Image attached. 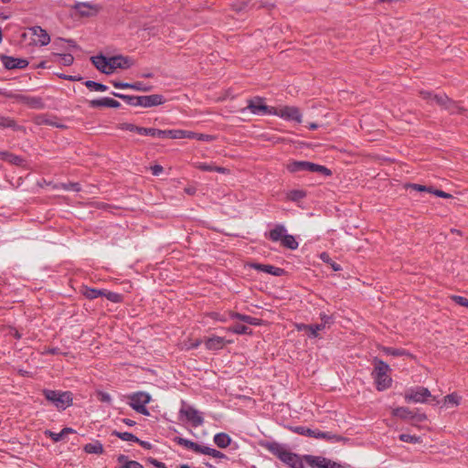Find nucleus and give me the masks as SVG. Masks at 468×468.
<instances>
[{"label":"nucleus","instance_id":"c756f323","mask_svg":"<svg viewBox=\"0 0 468 468\" xmlns=\"http://www.w3.org/2000/svg\"><path fill=\"white\" fill-rule=\"evenodd\" d=\"M112 95L118 98H121L124 100L127 103L133 105V106H140V99L141 96H129V95H123L117 92H112Z\"/></svg>","mask_w":468,"mask_h":468},{"label":"nucleus","instance_id":"412c9836","mask_svg":"<svg viewBox=\"0 0 468 468\" xmlns=\"http://www.w3.org/2000/svg\"><path fill=\"white\" fill-rule=\"evenodd\" d=\"M108 58H107L105 56L100 55V56L92 57L91 61L97 69H99L102 73L110 74V71H108V63H109Z\"/></svg>","mask_w":468,"mask_h":468},{"label":"nucleus","instance_id":"49530a36","mask_svg":"<svg viewBox=\"0 0 468 468\" xmlns=\"http://www.w3.org/2000/svg\"><path fill=\"white\" fill-rule=\"evenodd\" d=\"M229 317L231 319H239V320H240L242 322H245L247 324H250L251 323V318H252V316L241 314L236 313V312H230L229 313Z\"/></svg>","mask_w":468,"mask_h":468},{"label":"nucleus","instance_id":"a19ab883","mask_svg":"<svg viewBox=\"0 0 468 468\" xmlns=\"http://www.w3.org/2000/svg\"><path fill=\"white\" fill-rule=\"evenodd\" d=\"M320 259H321L324 262H325V263L329 264V265L332 267V269H333L334 271H340V270H341L340 265H339V264H337V263H335V262H334V261L331 260L330 256H329L326 252H323V253H321V254H320Z\"/></svg>","mask_w":468,"mask_h":468},{"label":"nucleus","instance_id":"7c9ffc66","mask_svg":"<svg viewBox=\"0 0 468 468\" xmlns=\"http://www.w3.org/2000/svg\"><path fill=\"white\" fill-rule=\"evenodd\" d=\"M84 450L88 453L101 454L103 452V446L101 442L95 441L85 445Z\"/></svg>","mask_w":468,"mask_h":468},{"label":"nucleus","instance_id":"aec40b11","mask_svg":"<svg viewBox=\"0 0 468 468\" xmlns=\"http://www.w3.org/2000/svg\"><path fill=\"white\" fill-rule=\"evenodd\" d=\"M90 105L91 107H109V108H118L120 106V102L112 98H102L99 100H92L90 101Z\"/></svg>","mask_w":468,"mask_h":468},{"label":"nucleus","instance_id":"09e8293b","mask_svg":"<svg viewBox=\"0 0 468 468\" xmlns=\"http://www.w3.org/2000/svg\"><path fill=\"white\" fill-rule=\"evenodd\" d=\"M451 299L454 301L457 304L468 307V299L459 296V295H452Z\"/></svg>","mask_w":468,"mask_h":468},{"label":"nucleus","instance_id":"b1692460","mask_svg":"<svg viewBox=\"0 0 468 468\" xmlns=\"http://www.w3.org/2000/svg\"><path fill=\"white\" fill-rule=\"evenodd\" d=\"M214 442L219 448H226L230 444L231 439L227 433L220 432L214 436Z\"/></svg>","mask_w":468,"mask_h":468},{"label":"nucleus","instance_id":"bb28decb","mask_svg":"<svg viewBox=\"0 0 468 468\" xmlns=\"http://www.w3.org/2000/svg\"><path fill=\"white\" fill-rule=\"evenodd\" d=\"M81 292L86 298L92 300L99 296H103L104 290H97L85 286L82 288Z\"/></svg>","mask_w":468,"mask_h":468},{"label":"nucleus","instance_id":"4be33fe9","mask_svg":"<svg viewBox=\"0 0 468 468\" xmlns=\"http://www.w3.org/2000/svg\"><path fill=\"white\" fill-rule=\"evenodd\" d=\"M195 167L201 170V171H207L212 172L216 171L218 173L226 174L229 172V170L225 167L217 166L213 164H207V163H196Z\"/></svg>","mask_w":468,"mask_h":468},{"label":"nucleus","instance_id":"e433bc0d","mask_svg":"<svg viewBox=\"0 0 468 468\" xmlns=\"http://www.w3.org/2000/svg\"><path fill=\"white\" fill-rule=\"evenodd\" d=\"M445 110L452 114L463 113L465 111L458 104V102L452 101V99H449V102L447 103Z\"/></svg>","mask_w":468,"mask_h":468},{"label":"nucleus","instance_id":"7ed1b4c3","mask_svg":"<svg viewBox=\"0 0 468 468\" xmlns=\"http://www.w3.org/2000/svg\"><path fill=\"white\" fill-rule=\"evenodd\" d=\"M270 112L271 115L279 116L287 121L302 122V113L300 110L294 106L271 107Z\"/></svg>","mask_w":468,"mask_h":468},{"label":"nucleus","instance_id":"ddd939ff","mask_svg":"<svg viewBox=\"0 0 468 468\" xmlns=\"http://www.w3.org/2000/svg\"><path fill=\"white\" fill-rule=\"evenodd\" d=\"M204 343L208 350H218L223 348L226 344L232 343V341H226L223 337L213 335L211 337L207 338Z\"/></svg>","mask_w":468,"mask_h":468},{"label":"nucleus","instance_id":"f8f14e48","mask_svg":"<svg viewBox=\"0 0 468 468\" xmlns=\"http://www.w3.org/2000/svg\"><path fill=\"white\" fill-rule=\"evenodd\" d=\"M1 60L4 66L8 69H25L28 65V61L27 59L9 56H2Z\"/></svg>","mask_w":468,"mask_h":468},{"label":"nucleus","instance_id":"c9c22d12","mask_svg":"<svg viewBox=\"0 0 468 468\" xmlns=\"http://www.w3.org/2000/svg\"><path fill=\"white\" fill-rule=\"evenodd\" d=\"M269 450L275 454L281 461L283 458V453L288 452L283 446L278 443H272L270 445Z\"/></svg>","mask_w":468,"mask_h":468},{"label":"nucleus","instance_id":"5701e85b","mask_svg":"<svg viewBox=\"0 0 468 468\" xmlns=\"http://www.w3.org/2000/svg\"><path fill=\"white\" fill-rule=\"evenodd\" d=\"M309 162L307 161H293L287 165V169L291 173H296L299 171H307Z\"/></svg>","mask_w":468,"mask_h":468},{"label":"nucleus","instance_id":"4d7b16f0","mask_svg":"<svg viewBox=\"0 0 468 468\" xmlns=\"http://www.w3.org/2000/svg\"><path fill=\"white\" fill-rule=\"evenodd\" d=\"M7 157H8L7 162H9L11 164L20 165L23 163V159L20 156L15 155L13 154H11L10 155H7Z\"/></svg>","mask_w":468,"mask_h":468},{"label":"nucleus","instance_id":"69168bd1","mask_svg":"<svg viewBox=\"0 0 468 468\" xmlns=\"http://www.w3.org/2000/svg\"><path fill=\"white\" fill-rule=\"evenodd\" d=\"M207 455H210L214 458H225V454L218 450H215V449H212L210 448L209 451H208V454Z\"/></svg>","mask_w":468,"mask_h":468},{"label":"nucleus","instance_id":"13d9d810","mask_svg":"<svg viewBox=\"0 0 468 468\" xmlns=\"http://www.w3.org/2000/svg\"><path fill=\"white\" fill-rule=\"evenodd\" d=\"M431 194L439 197H443V198H451L452 197V195L449 194V193H446L442 190H439V189H434L432 188L431 190Z\"/></svg>","mask_w":468,"mask_h":468},{"label":"nucleus","instance_id":"39448f33","mask_svg":"<svg viewBox=\"0 0 468 468\" xmlns=\"http://www.w3.org/2000/svg\"><path fill=\"white\" fill-rule=\"evenodd\" d=\"M304 461L312 467L316 468H345L342 464L320 456L304 455Z\"/></svg>","mask_w":468,"mask_h":468},{"label":"nucleus","instance_id":"473e14b6","mask_svg":"<svg viewBox=\"0 0 468 468\" xmlns=\"http://www.w3.org/2000/svg\"><path fill=\"white\" fill-rule=\"evenodd\" d=\"M293 431L298 434H301V435H305V436H309V437L317 439V433H319L320 431L311 430V429L303 427V426H299V427H295L293 429Z\"/></svg>","mask_w":468,"mask_h":468},{"label":"nucleus","instance_id":"bf43d9fd","mask_svg":"<svg viewBox=\"0 0 468 468\" xmlns=\"http://www.w3.org/2000/svg\"><path fill=\"white\" fill-rule=\"evenodd\" d=\"M62 186L66 190H73L77 192L80 190V186L78 183L63 184Z\"/></svg>","mask_w":468,"mask_h":468},{"label":"nucleus","instance_id":"f257e3e1","mask_svg":"<svg viewBox=\"0 0 468 468\" xmlns=\"http://www.w3.org/2000/svg\"><path fill=\"white\" fill-rule=\"evenodd\" d=\"M372 364L374 366L372 377L375 380L377 389L382 391L388 388L392 383V378L389 375V366L378 357L373 358Z\"/></svg>","mask_w":468,"mask_h":468},{"label":"nucleus","instance_id":"58836bf2","mask_svg":"<svg viewBox=\"0 0 468 468\" xmlns=\"http://www.w3.org/2000/svg\"><path fill=\"white\" fill-rule=\"evenodd\" d=\"M227 330L233 332L235 334H239V335H250L251 334V330L248 326L243 325V324H236L230 328H228Z\"/></svg>","mask_w":468,"mask_h":468},{"label":"nucleus","instance_id":"8fccbe9b","mask_svg":"<svg viewBox=\"0 0 468 468\" xmlns=\"http://www.w3.org/2000/svg\"><path fill=\"white\" fill-rule=\"evenodd\" d=\"M45 434L51 438L54 441H59L64 438L63 433L60 431L58 433L53 432L51 431H46Z\"/></svg>","mask_w":468,"mask_h":468},{"label":"nucleus","instance_id":"5fc2aeb1","mask_svg":"<svg viewBox=\"0 0 468 468\" xmlns=\"http://www.w3.org/2000/svg\"><path fill=\"white\" fill-rule=\"evenodd\" d=\"M97 397H98V399L101 402L111 403V401H112L111 396L108 393H105L102 391H98Z\"/></svg>","mask_w":468,"mask_h":468},{"label":"nucleus","instance_id":"72a5a7b5","mask_svg":"<svg viewBox=\"0 0 468 468\" xmlns=\"http://www.w3.org/2000/svg\"><path fill=\"white\" fill-rule=\"evenodd\" d=\"M381 350L386 355L394 356H410V354L405 349L382 346Z\"/></svg>","mask_w":468,"mask_h":468},{"label":"nucleus","instance_id":"3c124183","mask_svg":"<svg viewBox=\"0 0 468 468\" xmlns=\"http://www.w3.org/2000/svg\"><path fill=\"white\" fill-rule=\"evenodd\" d=\"M407 187L412 188L417 191H426L431 193L432 187H428L426 186L418 185V184H409Z\"/></svg>","mask_w":468,"mask_h":468},{"label":"nucleus","instance_id":"cd10ccee","mask_svg":"<svg viewBox=\"0 0 468 468\" xmlns=\"http://www.w3.org/2000/svg\"><path fill=\"white\" fill-rule=\"evenodd\" d=\"M317 439H324V440L333 441V442H339V441H346V438H344L340 435L333 434L331 432H323V431H319V433H317Z\"/></svg>","mask_w":468,"mask_h":468},{"label":"nucleus","instance_id":"6e6d98bb","mask_svg":"<svg viewBox=\"0 0 468 468\" xmlns=\"http://www.w3.org/2000/svg\"><path fill=\"white\" fill-rule=\"evenodd\" d=\"M449 97L446 94H440V99H438V104L442 109H446L447 103L449 102Z\"/></svg>","mask_w":468,"mask_h":468},{"label":"nucleus","instance_id":"a18cd8bd","mask_svg":"<svg viewBox=\"0 0 468 468\" xmlns=\"http://www.w3.org/2000/svg\"><path fill=\"white\" fill-rule=\"evenodd\" d=\"M399 440L404 442H410V443H420L421 442L420 437L410 435V434H400Z\"/></svg>","mask_w":468,"mask_h":468},{"label":"nucleus","instance_id":"f03ea898","mask_svg":"<svg viewBox=\"0 0 468 468\" xmlns=\"http://www.w3.org/2000/svg\"><path fill=\"white\" fill-rule=\"evenodd\" d=\"M43 394L45 398L53 403L58 410H65L72 404V394L69 391L61 392L44 389Z\"/></svg>","mask_w":468,"mask_h":468},{"label":"nucleus","instance_id":"423d86ee","mask_svg":"<svg viewBox=\"0 0 468 468\" xmlns=\"http://www.w3.org/2000/svg\"><path fill=\"white\" fill-rule=\"evenodd\" d=\"M431 394L427 388L417 387L415 388H410L405 392L404 398L407 401H413L423 403L428 398H431Z\"/></svg>","mask_w":468,"mask_h":468},{"label":"nucleus","instance_id":"79ce46f5","mask_svg":"<svg viewBox=\"0 0 468 468\" xmlns=\"http://www.w3.org/2000/svg\"><path fill=\"white\" fill-rule=\"evenodd\" d=\"M112 434L122 439V441H140V440L137 437H135L133 434L130 432L113 431Z\"/></svg>","mask_w":468,"mask_h":468},{"label":"nucleus","instance_id":"a211bd4d","mask_svg":"<svg viewBox=\"0 0 468 468\" xmlns=\"http://www.w3.org/2000/svg\"><path fill=\"white\" fill-rule=\"evenodd\" d=\"M250 268H253L257 271H261L266 273H270L274 276H281L283 273V270L278 267H274L272 265L268 264H260V263H250Z\"/></svg>","mask_w":468,"mask_h":468},{"label":"nucleus","instance_id":"0e129e2a","mask_svg":"<svg viewBox=\"0 0 468 468\" xmlns=\"http://www.w3.org/2000/svg\"><path fill=\"white\" fill-rule=\"evenodd\" d=\"M176 441H177L178 444H180L187 449H190V446L193 443L192 441H189V440L184 439V438H176Z\"/></svg>","mask_w":468,"mask_h":468},{"label":"nucleus","instance_id":"1a4fd4ad","mask_svg":"<svg viewBox=\"0 0 468 468\" xmlns=\"http://www.w3.org/2000/svg\"><path fill=\"white\" fill-rule=\"evenodd\" d=\"M108 61V71H110V74L117 69H126L133 65V60L131 58L122 55L110 57Z\"/></svg>","mask_w":468,"mask_h":468},{"label":"nucleus","instance_id":"338daca9","mask_svg":"<svg viewBox=\"0 0 468 468\" xmlns=\"http://www.w3.org/2000/svg\"><path fill=\"white\" fill-rule=\"evenodd\" d=\"M420 94L423 100L427 101L428 103L431 102V99L435 95L432 92L426 90L420 91Z\"/></svg>","mask_w":468,"mask_h":468},{"label":"nucleus","instance_id":"864d4df0","mask_svg":"<svg viewBox=\"0 0 468 468\" xmlns=\"http://www.w3.org/2000/svg\"><path fill=\"white\" fill-rule=\"evenodd\" d=\"M202 343L201 340L199 339H197L193 342H190L189 344L188 343H183L182 345V348L186 349V350H189V349H192V348H197V346H200V344Z\"/></svg>","mask_w":468,"mask_h":468},{"label":"nucleus","instance_id":"774afa93","mask_svg":"<svg viewBox=\"0 0 468 468\" xmlns=\"http://www.w3.org/2000/svg\"><path fill=\"white\" fill-rule=\"evenodd\" d=\"M152 173L154 176H158L163 172V166L159 165H155L151 167Z\"/></svg>","mask_w":468,"mask_h":468},{"label":"nucleus","instance_id":"393cba45","mask_svg":"<svg viewBox=\"0 0 468 468\" xmlns=\"http://www.w3.org/2000/svg\"><path fill=\"white\" fill-rule=\"evenodd\" d=\"M307 171L314 172V173H319L324 176H332V171L328 169L327 167L317 165L314 163L309 162Z\"/></svg>","mask_w":468,"mask_h":468},{"label":"nucleus","instance_id":"9b49d317","mask_svg":"<svg viewBox=\"0 0 468 468\" xmlns=\"http://www.w3.org/2000/svg\"><path fill=\"white\" fill-rule=\"evenodd\" d=\"M393 416L399 417L402 420H415L417 421H423L426 420L425 414H414L406 407H399L392 410Z\"/></svg>","mask_w":468,"mask_h":468},{"label":"nucleus","instance_id":"de8ad7c7","mask_svg":"<svg viewBox=\"0 0 468 468\" xmlns=\"http://www.w3.org/2000/svg\"><path fill=\"white\" fill-rule=\"evenodd\" d=\"M324 329V324H309L308 332L311 336L316 337L317 332Z\"/></svg>","mask_w":468,"mask_h":468},{"label":"nucleus","instance_id":"f3484780","mask_svg":"<svg viewBox=\"0 0 468 468\" xmlns=\"http://www.w3.org/2000/svg\"><path fill=\"white\" fill-rule=\"evenodd\" d=\"M33 35L36 37L34 41L41 46H46L50 42V37L46 30L40 27H34L31 28Z\"/></svg>","mask_w":468,"mask_h":468},{"label":"nucleus","instance_id":"9d476101","mask_svg":"<svg viewBox=\"0 0 468 468\" xmlns=\"http://www.w3.org/2000/svg\"><path fill=\"white\" fill-rule=\"evenodd\" d=\"M6 96L16 102L26 104L33 109H42L44 107L42 100L37 97H30L18 93H8Z\"/></svg>","mask_w":468,"mask_h":468},{"label":"nucleus","instance_id":"0eeeda50","mask_svg":"<svg viewBox=\"0 0 468 468\" xmlns=\"http://www.w3.org/2000/svg\"><path fill=\"white\" fill-rule=\"evenodd\" d=\"M179 415L181 417H185L186 420L187 421L191 422V424L194 427L202 425V423L204 421L203 417L201 416V413L198 410H197L196 409H194L193 407L186 405V404H184L182 406V408L179 410Z\"/></svg>","mask_w":468,"mask_h":468},{"label":"nucleus","instance_id":"2f4dec72","mask_svg":"<svg viewBox=\"0 0 468 468\" xmlns=\"http://www.w3.org/2000/svg\"><path fill=\"white\" fill-rule=\"evenodd\" d=\"M282 245L290 250H295L298 248V242L296 241L294 237L287 234H285L284 237L282 239Z\"/></svg>","mask_w":468,"mask_h":468},{"label":"nucleus","instance_id":"4468645a","mask_svg":"<svg viewBox=\"0 0 468 468\" xmlns=\"http://www.w3.org/2000/svg\"><path fill=\"white\" fill-rule=\"evenodd\" d=\"M144 132V135H150L153 137L158 138H176V130H158L154 128H146L145 130H142Z\"/></svg>","mask_w":468,"mask_h":468},{"label":"nucleus","instance_id":"ea45409f","mask_svg":"<svg viewBox=\"0 0 468 468\" xmlns=\"http://www.w3.org/2000/svg\"><path fill=\"white\" fill-rule=\"evenodd\" d=\"M176 139H197V133L191 132V131H186V130H176Z\"/></svg>","mask_w":468,"mask_h":468},{"label":"nucleus","instance_id":"a878e982","mask_svg":"<svg viewBox=\"0 0 468 468\" xmlns=\"http://www.w3.org/2000/svg\"><path fill=\"white\" fill-rule=\"evenodd\" d=\"M285 228L282 225H277L273 229H271L269 233V237L272 241L281 240L285 235Z\"/></svg>","mask_w":468,"mask_h":468},{"label":"nucleus","instance_id":"37998d69","mask_svg":"<svg viewBox=\"0 0 468 468\" xmlns=\"http://www.w3.org/2000/svg\"><path fill=\"white\" fill-rule=\"evenodd\" d=\"M103 296L112 303H120L122 301V296L119 293L104 290Z\"/></svg>","mask_w":468,"mask_h":468},{"label":"nucleus","instance_id":"c85d7f7f","mask_svg":"<svg viewBox=\"0 0 468 468\" xmlns=\"http://www.w3.org/2000/svg\"><path fill=\"white\" fill-rule=\"evenodd\" d=\"M460 401H461V397L455 393H452V394H450V395H447L444 397L443 406H445L447 408L458 406L460 404Z\"/></svg>","mask_w":468,"mask_h":468},{"label":"nucleus","instance_id":"dca6fc26","mask_svg":"<svg viewBox=\"0 0 468 468\" xmlns=\"http://www.w3.org/2000/svg\"><path fill=\"white\" fill-rule=\"evenodd\" d=\"M140 102V106L152 107L162 104L164 102V99L163 96L159 94L144 95L141 96Z\"/></svg>","mask_w":468,"mask_h":468},{"label":"nucleus","instance_id":"6e6552de","mask_svg":"<svg viewBox=\"0 0 468 468\" xmlns=\"http://www.w3.org/2000/svg\"><path fill=\"white\" fill-rule=\"evenodd\" d=\"M249 109L253 114H271L270 111L271 107L267 106L264 103V99L261 97H255L248 101L247 108L240 110L241 113H244Z\"/></svg>","mask_w":468,"mask_h":468},{"label":"nucleus","instance_id":"c03bdc74","mask_svg":"<svg viewBox=\"0 0 468 468\" xmlns=\"http://www.w3.org/2000/svg\"><path fill=\"white\" fill-rule=\"evenodd\" d=\"M305 197V193L302 190H292L287 194V198L292 201H298Z\"/></svg>","mask_w":468,"mask_h":468},{"label":"nucleus","instance_id":"f704fd0d","mask_svg":"<svg viewBox=\"0 0 468 468\" xmlns=\"http://www.w3.org/2000/svg\"><path fill=\"white\" fill-rule=\"evenodd\" d=\"M118 128L120 130H125V131H130V132H136L140 134H143L144 135V132L142 130H145L146 128H144V127H138L133 123H129V122H123V123H120L118 125Z\"/></svg>","mask_w":468,"mask_h":468},{"label":"nucleus","instance_id":"603ef678","mask_svg":"<svg viewBox=\"0 0 468 468\" xmlns=\"http://www.w3.org/2000/svg\"><path fill=\"white\" fill-rule=\"evenodd\" d=\"M0 127L16 128L15 122L8 118H0Z\"/></svg>","mask_w":468,"mask_h":468},{"label":"nucleus","instance_id":"e2e57ef3","mask_svg":"<svg viewBox=\"0 0 468 468\" xmlns=\"http://www.w3.org/2000/svg\"><path fill=\"white\" fill-rule=\"evenodd\" d=\"M122 468H144V466L135 461H128Z\"/></svg>","mask_w":468,"mask_h":468},{"label":"nucleus","instance_id":"680f3d73","mask_svg":"<svg viewBox=\"0 0 468 468\" xmlns=\"http://www.w3.org/2000/svg\"><path fill=\"white\" fill-rule=\"evenodd\" d=\"M216 137L210 134L197 133V140L198 141H207L211 142L214 141Z\"/></svg>","mask_w":468,"mask_h":468},{"label":"nucleus","instance_id":"2eb2a0df","mask_svg":"<svg viewBox=\"0 0 468 468\" xmlns=\"http://www.w3.org/2000/svg\"><path fill=\"white\" fill-rule=\"evenodd\" d=\"M76 9L82 16H95L100 11V7L97 5L88 3L78 4Z\"/></svg>","mask_w":468,"mask_h":468},{"label":"nucleus","instance_id":"6ab92c4d","mask_svg":"<svg viewBox=\"0 0 468 468\" xmlns=\"http://www.w3.org/2000/svg\"><path fill=\"white\" fill-rule=\"evenodd\" d=\"M282 462L288 464L291 468H304L303 461L295 453L286 452L283 453Z\"/></svg>","mask_w":468,"mask_h":468},{"label":"nucleus","instance_id":"052dcab7","mask_svg":"<svg viewBox=\"0 0 468 468\" xmlns=\"http://www.w3.org/2000/svg\"><path fill=\"white\" fill-rule=\"evenodd\" d=\"M62 64L65 66H69L73 63V57L70 54H64L61 56Z\"/></svg>","mask_w":468,"mask_h":468},{"label":"nucleus","instance_id":"20e7f679","mask_svg":"<svg viewBox=\"0 0 468 468\" xmlns=\"http://www.w3.org/2000/svg\"><path fill=\"white\" fill-rule=\"evenodd\" d=\"M130 399L129 405L137 412L149 415V411L145 405L151 400V396L145 392H136L128 396Z\"/></svg>","mask_w":468,"mask_h":468},{"label":"nucleus","instance_id":"4c0bfd02","mask_svg":"<svg viewBox=\"0 0 468 468\" xmlns=\"http://www.w3.org/2000/svg\"><path fill=\"white\" fill-rule=\"evenodd\" d=\"M85 86L91 90L96 91H106L108 90V87L106 85L95 82L93 80H87L85 81Z\"/></svg>","mask_w":468,"mask_h":468}]
</instances>
